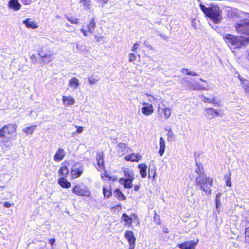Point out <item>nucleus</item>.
Instances as JSON below:
<instances>
[{
	"mask_svg": "<svg viewBox=\"0 0 249 249\" xmlns=\"http://www.w3.org/2000/svg\"><path fill=\"white\" fill-rule=\"evenodd\" d=\"M221 193H218L216 194L215 198L216 209L218 213L220 212L221 208Z\"/></svg>",
	"mask_w": 249,
	"mask_h": 249,
	"instance_id": "obj_23",
	"label": "nucleus"
},
{
	"mask_svg": "<svg viewBox=\"0 0 249 249\" xmlns=\"http://www.w3.org/2000/svg\"><path fill=\"white\" fill-rule=\"evenodd\" d=\"M245 234L246 241L249 243V227L246 228Z\"/></svg>",
	"mask_w": 249,
	"mask_h": 249,
	"instance_id": "obj_43",
	"label": "nucleus"
},
{
	"mask_svg": "<svg viewBox=\"0 0 249 249\" xmlns=\"http://www.w3.org/2000/svg\"><path fill=\"white\" fill-rule=\"evenodd\" d=\"M236 31L238 33L244 34L247 37H242L246 43H249V20L243 19L238 21L235 24Z\"/></svg>",
	"mask_w": 249,
	"mask_h": 249,
	"instance_id": "obj_3",
	"label": "nucleus"
},
{
	"mask_svg": "<svg viewBox=\"0 0 249 249\" xmlns=\"http://www.w3.org/2000/svg\"><path fill=\"white\" fill-rule=\"evenodd\" d=\"M68 173V169L66 166H62L58 171L59 175L64 178L67 177Z\"/></svg>",
	"mask_w": 249,
	"mask_h": 249,
	"instance_id": "obj_26",
	"label": "nucleus"
},
{
	"mask_svg": "<svg viewBox=\"0 0 249 249\" xmlns=\"http://www.w3.org/2000/svg\"><path fill=\"white\" fill-rule=\"evenodd\" d=\"M117 207H121V206L119 205H117L115 208H117Z\"/></svg>",
	"mask_w": 249,
	"mask_h": 249,
	"instance_id": "obj_64",
	"label": "nucleus"
},
{
	"mask_svg": "<svg viewBox=\"0 0 249 249\" xmlns=\"http://www.w3.org/2000/svg\"><path fill=\"white\" fill-rule=\"evenodd\" d=\"M96 0L97 3H98L99 4H101V6L102 7L104 6V5L105 3H107L108 1V0Z\"/></svg>",
	"mask_w": 249,
	"mask_h": 249,
	"instance_id": "obj_47",
	"label": "nucleus"
},
{
	"mask_svg": "<svg viewBox=\"0 0 249 249\" xmlns=\"http://www.w3.org/2000/svg\"><path fill=\"white\" fill-rule=\"evenodd\" d=\"M136 59V56L135 54L133 53H130L129 54V62H133Z\"/></svg>",
	"mask_w": 249,
	"mask_h": 249,
	"instance_id": "obj_45",
	"label": "nucleus"
},
{
	"mask_svg": "<svg viewBox=\"0 0 249 249\" xmlns=\"http://www.w3.org/2000/svg\"><path fill=\"white\" fill-rule=\"evenodd\" d=\"M142 105L143 107L142 108V112L143 114L150 115L153 113V107L151 104L144 102L142 103Z\"/></svg>",
	"mask_w": 249,
	"mask_h": 249,
	"instance_id": "obj_8",
	"label": "nucleus"
},
{
	"mask_svg": "<svg viewBox=\"0 0 249 249\" xmlns=\"http://www.w3.org/2000/svg\"><path fill=\"white\" fill-rule=\"evenodd\" d=\"M122 218L125 221V225H131L132 223L133 218L129 216L126 213H123Z\"/></svg>",
	"mask_w": 249,
	"mask_h": 249,
	"instance_id": "obj_30",
	"label": "nucleus"
},
{
	"mask_svg": "<svg viewBox=\"0 0 249 249\" xmlns=\"http://www.w3.org/2000/svg\"><path fill=\"white\" fill-rule=\"evenodd\" d=\"M205 111L206 112V115L211 119L215 116H219V113L215 109L212 108H206Z\"/></svg>",
	"mask_w": 249,
	"mask_h": 249,
	"instance_id": "obj_14",
	"label": "nucleus"
},
{
	"mask_svg": "<svg viewBox=\"0 0 249 249\" xmlns=\"http://www.w3.org/2000/svg\"><path fill=\"white\" fill-rule=\"evenodd\" d=\"M238 78L241 82V86L244 89L249 87V81L248 80L242 78L240 75H239Z\"/></svg>",
	"mask_w": 249,
	"mask_h": 249,
	"instance_id": "obj_34",
	"label": "nucleus"
},
{
	"mask_svg": "<svg viewBox=\"0 0 249 249\" xmlns=\"http://www.w3.org/2000/svg\"><path fill=\"white\" fill-rule=\"evenodd\" d=\"M146 95L147 96V99L149 102H151L152 104H153L157 103L158 100L155 98L154 96L150 95L148 94H146Z\"/></svg>",
	"mask_w": 249,
	"mask_h": 249,
	"instance_id": "obj_37",
	"label": "nucleus"
},
{
	"mask_svg": "<svg viewBox=\"0 0 249 249\" xmlns=\"http://www.w3.org/2000/svg\"><path fill=\"white\" fill-rule=\"evenodd\" d=\"M37 127V125L30 126L29 127L24 128L22 131L23 132L28 134L33 133L35 129Z\"/></svg>",
	"mask_w": 249,
	"mask_h": 249,
	"instance_id": "obj_28",
	"label": "nucleus"
},
{
	"mask_svg": "<svg viewBox=\"0 0 249 249\" xmlns=\"http://www.w3.org/2000/svg\"><path fill=\"white\" fill-rule=\"evenodd\" d=\"M65 18L68 21L72 24H78V20L72 16L65 15Z\"/></svg>",
	"mask_w": 249,
	"mask_h": 249,
	"instance_id": "obj_31",
	"label": "nucleus"
},
{
	"mask_svg": "<svg viewBox=\"0 0 249 249\" xmlns=\"http://www.w3.org/2000/svg\"><path fill=\"white\" fill-rule=\"evenodd\" d=\"M130 246L129 249H134L135 247V243H129Z\"/></svg>",
	"mask_w": 249,
	"mask_h": 249,
	"instance_id": "obj_58",
	"label": "nucleus"
},
{
	"mask_svg": "<svg viewBox=\"0 0 249 249\" xmlns=\"http://www.w3.org/2000/svg\"><path fill=\"white\" fill-rule=\"evenodd\" d=\"M83 168L78 164L74 165L71 169V174L72 177L75 178L80 177L83 173Z\"/></svg>",
	"mask_w": 249,
	"mask_h": 249,
	"instance_id": "obj_10",
	"label": "nucleus"
},
{
	"mask_svg": "<svg viewBox=\"0 0 249 249\" xmlns=\"http://www.w3.org/2000/svg\"><path fill=\"white\" fill-rule=\"evenodd\" d=\"M4 206L6 208H9L11 206V204L8 202H6L4 203Z\"/></svg>",
	"mask_w": 249,
	"mask_h": 249,
	"instance_id": "obj_57",
	"label": "nucleus"
},
{
	"mask_svg": "<svg viewBox=\"0 0 249 249\" xmlns=\"http://www.w3.org/2000/svg\"><path fill=\"white\" fill-rule=\"evenodd\" d=\"M166 131L168 132L167 134V137L169 141H171L172 140L174 139V134L173 132L172 131V130L171 128H169V129H166Z\"/></svg>",
	"mask_w": 249,
	"mask_h": 249,
	"instance_id": "obj_39",
	"label": "nucleus"
},
{
	"mask_svg": "<svg viewBox=\"0 0 249 249\" xmlns=\"http://www.w3.org/2000/svg\"><path fill=\"white\" fill-rule=\"evenodd\" d=\"M103 192L104 196L107 198H109L111 195V192L110 190V187L109 186H103Z\"/></svg>",
	"mask_w": 249,
	"mask_h": 249,
	"instance_id": "obj_29",
	"label": "nucleus"
},
{
	"mask_svg": "<svg viewBox=\"0 0 249 249\" xmlns=\"http://www.w3.org/2000/svg\"><path fill=\"white\" fill-rule=\"evenodd\" d=\"M226 185L228 186H231V182L230 180V178L227 179L226 181Z\"/></svg>",
	"mask_w": 249,
	"mask_h": 249,
	"instance_id": "obj_54",
	"label": "nucleus"
},
{
	"mask_svg": "<svg viewBox=\"0 0 249 249\" xmlns=\"http://www.w3.org/2000/svg\"><path fill=\"white\" fill-rule=\"evenodd\" d=\"M8 7L14 11H18L20 9L21 5L18 0H10L8 2Z\"/></svg>",
	"mask_w": 249,
	"mask_h": 249,
	"instance_id": "obj_13",
	"label": "nucleus"
},
{
	"mask_svg": "<svg viewBox=\"0 0 249 249\" xmlns=\"http://www.w3.org/2000/svg\"><path fill=\"white\" fill-rule=\"evenodd\" d=\"M161 112L164 113V118L166 119H168L171 114V110L169 107H165L164 109L159 107L158 113L160 114Z\"/></svg>",
	"mask_w": 249,
	"mask_h": 249,
	"instance_id": "obj_22",
	"label": "nucleus"
},
{
	"mask_svg": "<svg viewBox=\"0 0 249 249\" xmlns=\"http://www.w3.org/2000/svg\"><path fill=\"white\" fill-rule=\"evenodd\" d=\"M194 89L196 90H208V88H206L205 87H202L200 85L195 86L194 87Z\"/></svg>",
	"mask_w": 249,
	"mask_h": 249,
	"instance_id": "obj_44",
	"label": "nucleus"
},
{
	"mask_svg": "<svg viewBox=\"0 0 249 249\" xmlns=\"http://www.w3.org/2000/svg\"><path fill=\"white\" fill-rule=\"evenodd\" d=\"M125 237L128 240L129 243H135L136 238L132 231L127 230L125 232Z\"/></svg>",
	"mask_w": 249,
	"mask_h": 249,
	"instance_id": "obj_17",
	"label": "nucleus"
},
{
	"mask_svg": "<svg viewBox=\"0 0 249 249\" xmlns=\"http://www.w3.org/2000/svg\"><path fill=\"white\" fill-rule=\"evenodd\" d=\"M224 38L229 46L234 48H240L246 43L242 36L237 37L231 34L225 35Z\"/></svg>",
	"mask_w": 249,
	"mask_h": 249,
	"instance_id": "obj_5",
	"label": "nucleus"
},
{
	"mask_svg": "<svg viewBox=\"0 0 249 249\" xmlns=\"http://www.w3.org/2000/svg\"><path fill=\"white\" fill-rule=\"evenodd\" d=\"M139 188H140V187H139V185H135V186H134V190L135 191H138V190H139Z\"/></svg>",
	"mask_w": 249,
	"mask_h": 249,
	"instance_id": "obj_59",
	"label": "nucleus"
},
{
	"mask_svg": "<svg viewBox=\"0 0 249 249\" xmlns=\"http://www.w3.org/2000/svg\"><path fill=\"white\" fill-rule=\"evenodd\" d=\"M159 154L160 156H162L164 153L165 149V142L162 137H160L159 139Z\"/></svg>",
	"mask_w": 249,
	"mask_h": 249,
	"instance_id": "obj_19",
	"label": "nucleus"
},
{
	"mask_svg": "<svg viewBox=\"0 0 249 249\" xmlns=\"http://www.w3.org/2000/svg\"><path fill=\"white\" fill-rule=\"evenodd\" d=\"M139 45H140V43H139V42H136V43H135L133 45V47H132V48L131 50H132V51H133V52L136 51V50L138 49V47H139Z\"/></svg>",
	"mask_w": 249,
	"mask_h": 249,
	"instance_id": "obj_48",
	"label": "nucleus"
},
{
	"mask_svg": "<svg viewBox=\"0 0 249 249\" xmlns=\"http://www.w3.org/2000/svg\"><path fill=\"white\" fill-rule=\"evenodd\" d=\"M75 127L77 128V130H76V132L77 133H81L83 132V127H81V126H78L77 125H75Z\"/></svg>",
	"mask_w": 249,
	"mask_h": 249,
	"instance_id": "obj_50",
	"label": "nucleus"
},
{
	"mask_svg": "<svg viewBox=\"0 0 249 249\" xmlns=\"http://www.w3.org/2000/svg\"><path fill=\"white\" fill-rule=\"evenodd\" d=\"M196 183L200 186V189L205 192H210V188L212 186L213 179L207 177L204 174H201L196 178Z\"/></svg>",
	"mask_w": 249,
	"mask_h": 249,
	"instance_id": "obj_4",
	"label": "nucleus"
},
{
	"mask_svg": "<svg viewBox=\"0 0 249 249\" xmlns=\"http://www.w3.org/2000/svg\"><path fill=\"white\" fill-rule=\"evenodd\" d=\"M191 24H192V27H193L194 28H195V29L196 28L194 20H193L192 21Z\"/></svg>",
	"mask_w": 249,
	"mask_h": 249,
	"instance_id": "obj_60",
	"label": "nucleus"
},
{
	"mask_svg": "<svg viewBox=\"0 0 249 249\" xmlns=\"http://www.w3.org/2000/svg\"><path fill=\"white\" fill-rule=\"evenodd\" d=\"M201 97H202L203 98V101L205 102V103H211V102H212L213 101V100H212V99H210V98H208L205 96H204V95H201Z\"/></svg>",
	"mask_w": 249,
	"mask_h": 249,
	"instance_id": "obj_46",
	"label": "nucleus"
},
{
	"mask_svg": "<svg viewBox=\"0 0 249 249\" xmlns=\"http://www.w3.org/2000/svg\"><path fill=\"white\" fill-rule=\"evenodd\" d=\"M80 2L82 3L85 7H86L87 8H89V6L90 5V0H79Z\"/></svg>",
	"mask_w": 249,
	"mask_h": 249,
	"instance_id": "obj_40",
	"label": "nucleus"
},
{
	"mask_svg": "<svg viewBox=\"0 0 249 249\" xmlns=\"http://www.w3.org/2000/svg\"><path fill=\"white\" fill-rule=\"evenodd\" d=\"M66 152L62 148H59L54 156V160L59 162L61 161L66 155Z\"/></svg>",
	"mask_w": 249,
	"mask_h": 249,
	"instance_id": "obj_12",
	"label": "nucleus"
},
{
	"mask_svg": "<svg viewBox=\"0 0 249 249\" xmlns=\"http://www.w3.org/2000/svg\"><path fill=\"white\" fill-rule=\"evenodd\" d=\"M142 158V156L138 154L132 153L124 157L125 160L127 161L138 162Z\"/></svg>",
	"mask_w": 249,
	"mask_h": 249,
	"instance_id": "obj_11",
	"label": "nucleus"
},
{
	"mask_svg": "<svg viewBox=\"0 0 249 249\" xmlns=\"http://www.w3.org/2000/svg\"><path fill=\"white\" fill-rule=\"evenodd\" d=\"M140 175L142 178H145L147 175V166L145 164H141L138 165Z\"/></svg>",
	"mask_w": 249,
	"mask_h": 249,
	"instance_id": "obj_21",
	"label": "nucleus"
},
{
	"mask_svg": "<svg viewBox=\"0 0 249 249\" xmlns=\"http://www.w3.org/2000/svg\"><path fill=\"white\" fill-rule=\"evenodd\" d=\"M96 160L97 165L100 169H104L105 168L103 159V153L98 152L97 154Z\"/></svg>",
	"mask_w": 249,
	"mask_h": 249,
	"instance_id": "obj_16",
	"label": "nucleus"
},
{
	"mask_svg": "<svg viewBox=\"0 0 249 249\" xmlns=\"http://www.w3.org/2000/svg\"><path fill=\"white\" fill-rule=\"evenodd\" d=\"M124 178L119 179V183L125 188H131L133 187L132 181L134 180V172L127 168L123 169Z\"/></svg>",
	"mask_w": 249,
	"mask_h": 249,
	"instance_id": "obj_2",
	"label": "nucleus"
},
{
	"mask_svg": "<svg viewBox=\"0 0 249 249\" xmlns=\"http://www.w3.org/2000/svg\"><path fill=\"white\" fill-rule=\"evenodd\" d=\"M55 242V239L54 238H52L49 240V243L51 245L53 246Z\"/></svg>",
	"mask_w": 249,
	"mask_h": 249,
	"instance_id": "obj_52",
	"label": "nucleus"
},
{
	"mask_svg": "<svg viewBox=\"0 0 249 249\" xmlns=\"http://www.w3.org/2000/svg\"><path fill=\"white\" fill-rule=\"evenodd\" d=\"M152 174H153V178H154L155 177V171L154 170L151 169V171H149V178L151 177V175Z\"/></svg>",
	"mask_w": 249,
	"mask_h": 249,
	"instance_id": "obj_53",
	"label": "nucleus"
},
{
	"mask_svg": "<svg viewBox=\"0 0 249 249\" xmlns=\"http://www.w3.org/2000/svg\"><path fill=\"white\" fill-rule=\"evenodd\" d=\"M247 58L249 61V49H248L247 51Z\"/></svg>",
	"mask_w": 249,
	"mask_h": 249,
	"instance_id": "obj_62",
	"label": "nucleus"
},
{
	"mask_svg": "<svg viewBox=\"0 0 249 249\" xmlns=\"http://www.w3.org/2000/svg\"><path fill=\"white\" fill-rule=\"evenodd\" d=\"M17 126L15 124H8L0 129V137H5L9 135V138L16 135V129Z\"/></svg>",
	"mask_w": 249,
	"mask_h": 249,
	"instance_id": "obj_6",
	"label": "nucleus"
},
{
	"mask_svg": "<svg viewBox=\"0 0 249 249\" xmlns=\"http://www.w3.org/2000/svg\"><path fill=\"white\" fill-rule=\"evenodd\" d=\"M72 192L77 195L82 196H89L90 195V190L88 188L84 186H81L79 184L76 185L72 189Z\"/></svg>",
	"mask_w": 249,
	"mask_h": 249,
	"instance_id": "obj_7",
	"label": "nucleus"
},
{
	"mask_svg": "<svg viewBox=\"0 0 249 249\" xmlns=\"http://www.w3.org/2000/svg\"><path fill=\"white\" fill-rule=\"evenodd\" d=\"M99 79L96 78L93 75L89 76L88 78V82L90 84H93L99 81Z\"/></svg>",
	"mask_w": 249,
	"mask_h": 249,
	"instance_id": "obj_38",
	"label": "nucleus"
},
{
	"mask_svg": "<svg viewBox=\"0 0 249 249\" xmlns=\"http://www.w3.org/2000/svg\"><path fill=\"white\" fill-rule=\"evenodd\" d=\"M36 249H52L47 246V244L45 242H41L38 247L36 248Z\"/></svg>",
	"mask_w": 249,
	"mask_h": 249,
	"instance_id": "obj_36",
	"label": "nucleus"
},
{
	"mask_svg": "<svg viewBox=\"0 0 249 249\" xmlns=\"http://www.w3.org/2000/svg\"><path fill=\"white\" fill-rule=\"evenodd\" d=\"M63 104L65 106H71L74 104L75 100L71 96H63L62 97Z\"/></svg>",
	"mask_w": 249,
	"mask_h": 249,
	"instance_id": "obj_18",
	"label": "nucleus"
},
{
	"mask_svg": "<svg viewBox=\"0 0 249 249\" xmlns=\"http://www.w3.org/2000/svg\"><path fill=\"white\" fill-rule=\"evenodd\" d=\"M59 184L64 188H69L71 186V183L68 181L64 177H61L58 180Z\"/></svg>",
	"mask_w": 249,
	"mask_h": 249,
	"instance_id": "obj_20",
	"label": "nucleus"
},
{
	"mask_svg": "<svg viewBox=\"0 0 249 249\" xmlns=\"http://www.w3.org/2000/svg\"><path fill=\"white\" fill-rule=\"evenodd\" d=\"M30 59L31 60V62L34 64H35L37 62V59L36 58V57L35 55H32L30 57Z\"/></svg>",
	"mask_w": 249,
	"mask_h": 249,
	"instance_id": "obj_49",
	"label": "nucleus"
},
{
	"mask_svg": "<svg viewBox=\"0 0 249 249\" xmlns=\"http://www.w3.org/2000/svg\"><path fill=\"white\" fill-rule=\"evenodd\" d=\"M69 85L73 89L77 88L80 85L78 79L76 77L72 78L69 81Z\"/></svg>",
	"mask_w": 249,
	"mask_h": 249,
	"instance_id": "obj_24",
	"label": "nucleus"
},
{
	"mask_svg": "<svg viewBox=\"0 0 249 249\" xmlns=\"http://www.w3.org/2000/svg\"><path fill=\"white\" fill-rule=\"evenodd\" d=\"M215 98H216L215 97L213 98L212 100H213V101L211 102V103L213 104L214 105V106L218 107V106H219V104L218 102H216Z\"/></svg>",
	"mask_w": 249,
	"mask_h": 249,
	"instance_id": "obj_51",
	"label": "nucleus"
},
{
	"mask_svg": "<svg viewBox=\"0 0 249 249\" xmlns=\"http://www.w3.org/2000/svg\"><path fill=\"white\" fill-rule=\"evenodd\" d=\"M38 55L41 60L42 59L44 58L46 56H47L49 54L47 53L44 52L42 50H39L38 51Z\"/></svg>",
	"mask_w": 249,
	"mask_h": 249,
	"instance_id": "obj_41",
	"label": "nucleus"
},
{
	"mask_svg": "<svg viewBox=\"0 0 249 249\" xmlns=\"http://www.w3.org/2000/svg\"><path fill=\"white\" fill-rule=\"evenodd\" d=\"M200 9L204 14L215 24L219 23L222 20L221 11L219 7L216 5H212L206 7L203 4H199Z\"/></svg>",
	"mask_w": 249,
	"mask_h": 249,
	"instance_id": "obj_1",
	"label": "nucleus"
},
{
	"mask_svg": "<svg viewBox=\"0 0 249 249\" xmlns=\"http://www.w3.org/2000/svg\"><path fill=\"white\" fill-rule=\"evenodd\" d=\"M81 32L83 34V35L85 36H88V35L87 34L86 31L83 28H82L81 29Z\"/></svg>",
	"mask_w": 249,
	"mask_h": 249,
	"instance_id": "obj_56",
	"label": "nucleus"
},
{
	"mask_svg": "<svg viewBox=\"0 0 249 249\" xmlns=\"http://www.w3.org/2000/svg\"><path fill=\"white\" fill-rule=\"evenodd\" d=\"M114 194L116 197L120 200H124L126 199L124 195L122 193L121 190L119 189H116L114 192Z\"/></svg>",
	"mask_w": 249,
	"mask_h": 249,
	"instance_id": "obj_27",
	"label": "nucleus"
},
{
	"mask_svg": "<svg viewBox=\"0 0 249 249\" xmlns=\"http://www.w3.org/2000/svg\"><path fill=\"white\" fill-rule=\"evenodd\" d=\"M23 23L27 28L30 29H35L37 28L38 27L37 24L31 18L26 19L23 21Z\"/></svg>",
	"mask_w": 249,
	"mask_h": 249,
	"instance_id": "obj_15",
	"label": "nucleus"
},
{
	"mask_svg": "<svg viewBox=\"0 0 249 249\" xmlns=\"http://www.w3.org/2000/svg\"><path fill=\"white\" fill-rule=\"evenodd\" d=\"M118 151L120 152L122 155L126 152V145L123 143H120L118 145Z\"/></svg>",
	"mask_w": 249,
	"mask_h": 249,
	"instance_id": "obj_32",
	"label": "nucleus"
},
{
	"mask_svg": "<svg viewBox=\"0 0 249 249\" xmlns=\"http://www.w3.org/2000/svg\"><path fill=\"white\" fill-rule=\"evenodd\" d=\"M197 243L198 240L196 242L194 241H186L178 244V246L181 249H194Z\"/></svg>",
	"mask_w": 249,
	"mask_h": 249,
	"instance_id": "obj_9",
	"label": "nucleus"
},
{
	"mask_svg": "<svg viewBox=\"0 0 249 249\" xmlns=\"http://www.w3.org/2000/svg\"><path fill=\"white\" fill-rule=\"evenodd\" d=\"M181 72L184 73V72H186V74L187 75H191V76H198V74L196 73L194 71H189V70L187 69H182L181 71Z\"/></svg>",
	"mask_w": 249,
	"mask_h": 249,
	"instance_id": "obj_35",
	"label": "nucleus"
},
{
	"mask_svg": "<svg viewBox=\"0 0 249 249\" xmlns=\"http://www.w3.org/2000/svg\"><path fill=\"white\" fill-rule=\"evenodd\" d=\"M234 15H235V13L234 12H231V16L233 17Z\"/></svg>",
	"mask_w": 249,
	"mask_h": 249,
	"instance_id": "obj_63",
	"label": "nucleus"
},
{
	"mask_svg": "<svg viewBox=\"0 0 249 249\" xmlns=\"http://www.w3.org/2000/svg\"><path fill=\"white\" fill-rule=\"evenodd\" d=\"M244 90L246 93H248L249 92V86L244 89Z\"/></svg>",
	"mask_w": 249,
	"mask_h": 249,
	"instance_id": "obj_61",
	"label": "nucleus"
},
{
	"mask_svg": "<svg viewBox=\"0 0 249 249\" xmlns=\"http://www.w3.org/2000/svg\"><path fill=\"white\" fill-rule=\"evenodd\" d=\"M96 27V23L95 22L94 18H92L90 23L88 25V31L90 33H92Z\"/></svg>",
	"mask_w": 249,
	"mask_h": 249,
	"instance_id": "obj_25",
	"label": "nucleus"
},
{
	"mask_svg": "<svg viewBox=\"0 0 249 249\" xmlns=\"http://www.w3.org/2000/svg\"><path fill=\"white\" fill-rule=\"evenodd\" d=\"M81 32L83 34V35L85 36H88V35L87 34L86 31L83 28H82L81 29Z\"/></svg>",
	"mask_w": 249,
	"mask_h": 249,
	"instance_id": "obj_55",
	"label": "nucleus"
},
{
	"mask_svg": "<svg viewBox=\"0 0 249 249\" xmlns=\"http://www.w3.org/2000/svg\"><path fill=\"white\" fill-rule=\"evenodd\" d=\"M53 59V54H49L41 60L43 64H48Z\"/></svg>",
	"mask_w": 249,
	"mask_h": 249,
	"instance_id": "obj_33",
	"label": "nucleus"
},
{
	"mask_svg": "<svg viewBox=\"0 0 249 249\" xmlns=\"http://www.w3.org/2000/svg\"><path fill=\"white\" fill-rule=\"evenodd\" d=\"M196 166L197 167V169H196V173H197L199 175V176L200 175H201V174H203V171H202L203 169L201 168L200 165H199L198 163L196 161Z\"/></svg>",
	"mask_w": 249,
	"mask_h": 249,
	"instance_id": "obj_42",
	"label": "nucleus"
}]
</instances>
